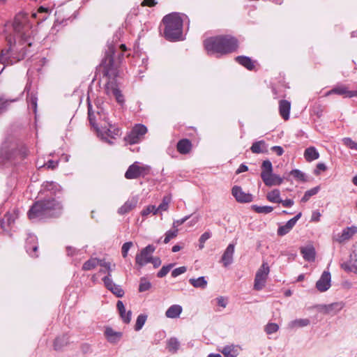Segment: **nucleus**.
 Listing matches in <instances>:
<instances>
[{
	"label": "nucleus",
	"mask_w": 357,
	"mask_h": 357,
	"mask_svg": "<svg viewBox=\"0 0 357 357\" xmlns=\"http://www.w3.org/2000/svg\"><path fill=\"white\" fill-rule=\"evenodd\" d=\"M183 311V308L179 305H173L170 306L165 312V316L168 318L176 319L179 317Z\"/></svg>",
	"instance_id": "obj_27"
},
{
	"label": "nucleus",
	"mask_w": 357,
	"mask_h": 357,
	"mask_svg": "<svg viewBox=\"0 0 357 357\" xmlns=\"http://www.w3.org/2000/svg\"><path fill=\"white\" fill-rule=\"evenodd\" d=\"M68 336H56L54 340V348L55 350H61L68 344Z\"/></svg>",
	"instance_id": "obj_33"
},
{
	"label": "nucleus",
	"mask_w": 357,
	"mask_h": 357,
	"mask_svg": "<svg viewBox=\"0 0 357 357\" xmlns=\"http://www.w3.org/2000/svg\"><path fill=\"white\" fill-rule=\"evenodd\" d=\"M180 347V342L177 340V338L174 337H170L167 341V349L172 353H175L178 351Z\"/></svg>",
	"instance_id": "obj_34"
},
{
	"label": "nucleus",
	"mask_w": 357,
	"mask_h": 357,
	"mask_svg": "<svg viewBox=\"0 0 357 357\" xmlns=\"http://www.w3.org/2000/svg\"><path fill=\"white\" fill-rule=\"evenodd\" d=\"M190 215H187V216L184 217L183 218L174 221L173 228L176 229L177 227L183 224L187 220H188L190 218Z\"/></svg>",
	"instance_id": "obj_59"
},
{
	"label": "nucleus",
	"mask_w": 357,
	"mask_h": 357,
	"mask_svg": "<svg viewBox=\"0 0 357 357\" xmlns=\"http://www.w3.org/2000/svg\"><path fill=\"white\" fill-rule=\"evenodd\" d=\"M261 179L267 186L279 185L283 181L281 177L277 174H273V172L268 175L265 174L261 175Z\"/></svg>",
	"instance_id": "obj_19"
},
{
	"label": "nucleus",
	"mask_w": 357,
	"mask_h": 357,
	"mask_svg": "<svg viewBox=\"0 0 357 357\" xmlns=\"http://www.w3.org/2000/svg\"><path fill=\"white\" fill-rule=\"evenodd\" d=\"M150 169L151 167L149 166L141 165L139 162H135L128 168L125 173V177L127 179H136L139 177H144L149 174Z\"/></svg>",
	"instance_id": "obj_6"
},
{
	"label": "nucleus",
	"mask_w": 357,
	"mask_h": 357,
	"mask_svg": "<svg viewBox=\"0 0 357 357\" xmlns=\"http://www.w3.org/2000/svg\"><path fill=\"white\" fill-rule=\"evenodd\" d=\"M112 274L110 273H107L105 278H103L102 281L104 282L106 288L112 291L114 295H116L119 298H121L124 295V291L121 287L120 285L116 284L111 278Z\"/></svg>",
	"instance_id": "obj_12"
},
{
	"label": "nucleus",
	"mask_w": 357,
	"mask_h": 357,
	"mask_svg": "<svg viewBox=\"0 0 357 357\" xmlns=\"http://www.w3.org/2000/svg\"><path fill=\"white\" fill-rule=\"evenodd\" d=\"M304 157L307 162H311L318 159L319 153L314 146H310L305 150Z\"/></svg>",
	"instance_id": "obj_29"
},
{
	"label": "nucleus",
	"mask_w": 357,
	"mask_h": 357,
	"mask_svg": "<svg viewBox=\"0 0 357 357\" xmlns=\"http://www.w3.org/2000/svg\"><path fill=\"white\" fill-rule=\"evenodd\" d=\"M342 266L345 270L353 271L357 273V251L356 252H354V254L351 256L349 265L344 264H342Z\"/></svg>",
	"instance_id": "obj_30"
},
{
	"label": "nucleus",
	"mask_w": 357,
	"mask_h": 357,
	"mask_svg": "<svg viewBox=\"0 0 357 357\" xmlns=\"http://www.w3.org/2000/svg\"><path fill=\"white\" fill-rule=\"evenodd\" d=\"M278 328H279V326L278 324H276L275 323H269L266 325V326L265 328V331L268 334H271V333H276L278 331Z\"/></svg>",
	"instance_id": "obj_53"
},
{
	"label": "nucleus",
	"mask_w": 357,
	"mask_h": 357,
	"mask_svg": "<svg viewBox=\"0 0 357 357\" xmlns=\"http://www.w3.org/2000/svg\"><path fill=\"white\" fill-rule=\"evenodd\" d=\"M310 324V321L307 319H299L291 321L289 323L288 326L290 328H296L300 327L306 326Z\"/></svg>",
	"instance_id": "obj_38"
},
{
	"label": "nucleus",
	"mask_w": 357,
	"mask_h": 357,
	"mask_svg": "<svg viewBox=\"0 0 357 357\" xmlns=\"http://www.w3.org/2000/svg\"><path fill=\"white\" fill-rule=\"evenodd\" d=\"M150 262L153 264V266H154L155 268H158V266H160V264H161V260H160V258H158V257H155V258H153V257H152L151 260V261H150Z\"/></svg>",
	"instance_id": "obj_63"
},
{
	"label": "nucleus",
	"mask_w": 357,
	"mask_h": 357,
	"mask_svg": "<svg viewBox=\"0 0 357 357\" xmlns=\"http://www.w3.org/2000/svg\"><path fill=\"white\" fill-rule=\"evenodd\" d=\"M204 46L208 52L222 55L234 52L238 47V41L230 36H220L205 40Z\"/></svg>",
	"instance_id": "obj_3"
},
{
	"label": "nucleus",
	"mask_w": 357,
	"mask_h": 357,
	"mask_svg": "<svg viewBox=\"0 0 357 357\" xmlns=\"http://www.w3.org/2000/svg\"><path fill=\"white\" fill-rule=\"evenodd\" d=\"M357 232V227L351 226L344 229L341 234L335 237V241L342 243L349 240Z\"/></svg>",
	"instance_id": "obj_16"
},
{
	"label": "nucleus",
	"mask_w": 357,
	"mask_h": 357,
	"mask_svg": "<svg viewBox=\"0 0 357 357\" xmlns=\"http://www.w3.org/2000/svg\"><path fill=\"white\" fill-rule=\"evenodd\" d=\"M44 187L47 190L51 191V190H58L59 186L54 182H47L46 184L44 185Z\"/></svg>",
	"instance_id": "obj_58"
},
{
	"label": "nucleus",
	"mask_w": 357,
	"mask_h": 357,
	"mask_svg": "<svg viewBox=\"0 0 357 357\" xmlns=\"http://www.w3.org/2000/svg\"><path fill=\"white\" fill-rule=\"evenodd\" d=\"M331 273L328 271H324L321 278L316 283L317 289L324 292L328 290L331 287Z\"/></svg>",
	"instance_id": "obj_14"
},
{
	"label": "nucleus",
	"mask_w": 357,
	"mask_h": 357,
	"mask_svg": "<svg viewBox=\"0 0 357 357\" xmlns=\"http://www.w3.org/2000/svg\"><path fill=\"white\" fill-rule=\"evenodd\" d=\"M105 92L109 96H113L118 103L122 105L124 102V98L115 81L107 82L105 85Z\"/></svg>",
	"instance_id": "obj_11"
},
{
	"label": "nucleus",
	"mask_w": 357,
	"mask_h": 357,
	"mask_svg": "<svg viewBox=\"0 0 357 357\" xmlns=\"http://www.w3.org/2000/svg\"><path fill=\"white\" fill-rule=\"evenodd\" d=\"M99 266L105 268L107 271L108 273L112 271V266L110 262L105 261V259H100V264Z\"/></svg>",
	"instance_id": "obj_57"
},
{
	"label": "nucleus",
	"mask_w": 357,
	"mask_h": 357,
	"mask_svg": "<svg viewBox=\"0 0 357 357\" xmlns=\"http://www.w3.org/2000/svg\"><path fill=\"white\" fill-rule=\"evenodd\" d=\"M272 151L275 152L278 155H282L284 153L282 147L280 146H274L271 148Z\"/></svg>",
	"instance_id": "obj_62"
},
{
	"label": "nucleus",
	"mask_w": 357,
	"mask_h": 357,
	"mask_svg": "<svg viewBox=\"0 0 357 357\" xmlns=\"http://www.w3.org/2000/svg\"><path fill=\"white\" fill-rule=\"evenodd\" d=\"M107 340L113 344L118 343L120 340V336H106Z\"/></svg>",
	"instance_id": "obj_60"
},
{
	"label": "nucleus",
	"mask_w": 357,
	"mask_h": 357,
	"mask_svg": "<svg viewBox=\"0 0 357 357\" xmlns=\"http://www.w3.org/2000/svg\"><path fill=\"white\" fill-rule=\"evenodd\" d=\"M92 112L96 116V122L98 123H102L103 124H106L109 121L107 114L105 112V110L102 108L98 107L96 111H93L92 109Z\"/></svg>",
	"instance_id": "obj_32"
},
{
	"label": "nucleus",
	"mask_w": 357,
	"mask_h": 357,
	"mask_svg": "<svg viewBox=\"0 0 357 357\" xmlns=\"http://www.w3.org/2000/svg\"><path fill=\"white\" fill-rule=\"evenodd\" d=\"M319 189H320L319 186H317V187H314L309 190H307L305 192L303 197H302L301 202H307L312 196L318 193V192L319 191Z\"/></svg>",
	"instance_id": "obj_40"
},
{
	"label": "nucleus",
	"mask_w": 357,
	"mask_h": 357,
	"mask_svg": "<svg viewBox=\"0 0 357 357\" xmlns=\"http://www.w3.org/2000/svg\"><path fill=\"white\" fill-rule=\"evenodd\" d=\"M155 249V247L152 245H149L146 248H143L141 252L136 255V264L142 267L146 264L150 263Z\"/></svg>",
	"instance_id": "obj_10"
},
{
	"label": "nucleus",
	"mask_w": 357,
	"mask_h": 357,
	"mask_svg": "<svg viewBox=\"0 0 357 357\" xmlns=\"http://www.w3.org/2000/svg\"><path fill=\"white\" fill-rule=\"evenodd\" d=\"M63 206L55 199H43L36 202L28 212L29 219L43 220L55 218L62 213Z\"/></svg>",
	"instance_id": "obj_2"
},
{
	"label": "nucleus",
	"mask_w": 357,
	"mask_h": 357,
	"mask_svg": "<svg viewBox=\"0 0 357 357\" xmlns=\"http://www.w3.org/2000/svg\"><path fill=\"white\" fill-rule=\"evenodd\" d=\"M290 174L297 180L302 181H304L305 180L304 174L298 169L291 170Z\"/></svg>",
	"instance_id": "obj_54"
},
{
	"label": "nucleus",
	"mask_w": 357,
	"mask_h": 357,
	"mask_svg": "<svg viewBox=\"0 0 357 357\" xmlns=\"http://www.w3.org/2000/svg\"><path fill=\"white\" fill-rule=\"evenodd\" d=\"M171 202V197L167 195L165 196L162 199V203L158 206L157 209H158V211H166L168 209L169 204Z\"/></svg>",
	"instance_id": "obj_45"
},
{
	"label": "nucleus",
	"mask_w": 357,
	"mask_h": 357,
	"mask_svg": "<svg viewBox=\"0 0 357 357\" xmlns=\"http://www.w3.org/2000/svg\"><path fill=\"white\" fill-rule=\"evenodd\" d=\"M9 45L8 48L3 49L0 54V63L5 66L13 65L23 60L26 55V46H31V42L22 36V42L16 43L13 42L11 36L6 38Z\"/></svg>",
	"instance_id": "obj_1"
},
{
	"label": "nucleus",
	"mask_w": 357,
	"mask_h": 357,
	"mask_svg": "<svg viewBox=\"0 0 357 357\" xmlns=\"http://www.w3.org/2000/svg\"><path fill=\"white\" fill-rule=\"evenodd\" d=\"M17 218V213L16 211H13L12 213H7L3 218L0 220L1 227L2 229H6V227L10 226L14 223L15 219Z\"/></svg>",
	"instance_id": "obj_25"
},
{
	"label": "nucleus",
	"mask_w": 357,
	"mask_h": 357,
	"mask_svg": "<svg viewBox=\"0 0 357 357\" xmlns=\"http://www.w3.org/2000/svg\"><path fill=\"white\" fill-rule=\"evenodd\" d=\"M156 3L157 2L155 0H144L142 3V6L152 7L155 6Z\"/></svg>",
	"instance_id": "obj_61"
},
{
	"label": "nucleus",
	"mask_w": 357,
	"mask_h": 357,
	"mask_svg": "<svg viewBox=\"0 0 357 357\" xmlns=\"http://www.w3.org/2000/svg\"><path fill=\"white\" fill-rule=\"evenodd\" d=\"M301 253L305 260L307 261H314L315 260L316 252L312 245H307L301 248Z\"/></svg>",
	"instance_id": "obj_23"
},
{
	"label": "nucleus",
	"mask_w": 357,
	"mask_h": 357,
	"mask_svg": "<svg viewBox=\"0 0 357 357\" xmlns=\"http://www.w3.org/2000/svg\"><path fill=\"white\" fill-rule=\"evenodd\" d=\"M174 266V264H170L167 266H163L162 268L158 272L157 276L158 278H163L165 277L172 269V268Z\"/></svg>",
	"instance_id": "obj_49"
},
{
	"label": "nucleus",
	"mask_w": 357,
	"mask_h": 357,
	"mask_svg": "<svg viewBox=\"0 0 357 357\" xmlns=\"http://www.w3.org/2000/svg\"><path fill=\"white\" fill-rule=\"evenodd\" d=\"M151 287V282L147 280L145 278H142L140 279L139 286V291L144 292L149 290Z\"/></svg>",
	"instance_id": "obj_43"
},
{
	"label": "nucleus",
	"mask_w": 357,
	"mask_h": 357,
	"mask_svg": "<svg viewBox=\"0 0 357 357\" xmlns=\"http://www.w3.org/2000/svg\"><path fill=\"white\" fill-rule=\"evenodd\" d=\"M236 61L250 70L255 68L254 62L248 56H238L236 58Z\"/></svg>",
	"instance_id": "obj_31"
},
{
	"label": "nucleus",
	"mask_w": 357,
	"mask_h": 357,
	"mask_svg": "<svg viewBox=\"0 0 357 357\" xmlns=\"http://www.w3.org/2000/svg\"><path fill=\"white\" fill-rule=\"evenodd\" d=\"M335 93L338 95H344L346 97L351 98L357 96L356 91H349L346 86L335 87L327 93V96Z\"/></svg>",
	"instance_id": "obj_22"
},
{
	"label": "nucleus",
	"mask_w": 357,
	"mask_h": 357,
	"mask_svg": "<svg viewBox=\"0 0 357 357\" xmlns=\"http://www.w3.org/2000/svg\"><path fill=\"white\" fill-rule=\"evenodd\" d=\"M114 54V47H110L109 48V53L102 62V66L104 70L103 74L109 78L116 77L118 75L117 68L114 62V58L112 56Z\"/></svg>",
	"instance_id": "obj_7"
},
{
	"label": "nucleus",
	"mask_w": 357,
	"mask_h": 357,
	"mask_svg": "<svg viewBox=\"0 0 357 357\" xmlns=\"http://www.w3.org/2000/svg\"><path fill=\"white\" fill-rule=\"evenodd\" d=\"M158 209L154 205H149L141 212L142 216H146L150 213L157 214Z\"/></svg>",
	"instance_id": "obj_48"
},
{
	"label": "nucleus",
	"mask_w": 357,
	"mask_h": 357,
	"mask_svg": "<svg viewBox=\"0 0 357 357\" xmlns=\"http://www.w3.org/2000/svg\"><path fill=\"white\" fill-rule=\"evenodd\" d=\"M192 144L190 140L183 139L177 144V150L181 154H187L190 151Z\"/></svg>",
	"instance_id": "obj_28"
},
{
	"label": "nucleus",
	"mask_w": 357,
	"mask_h": 357,
	"mask_svg": "<svg viewBox=\"0 0 357 357\" xmlns=\"http://www.w3.org/2000/svg\"><path fill=\"white\" fill-rule=\"evenodd\" d=\"M265 142L264 141L256 142L252 144L250 149L254 153H260L264 152L262 147L264 146Z\"/></svg>",
	"instance_id": "obj_42"
},
{
	"label": "nucleus",
	"mask_w": 357,
	"mask_h": 357,
	"mask_svg": "<svg viewBox=\"0 0 357 357\" xmlns=\"http://www.w3.org/2000/svg\"><path fill=\"white\" fill-rule=\"evenodd\" d=\"M261 168V176L264 174L268 175L273 172V166L269 160H264L262 163Z\"/></svg>",
	"instance_id": "obj_44"
},
{
	"label": "nucleus",
	"mask_w": 357,
	"mask_h": 357,
	"mask_svg": "<svg viewBox=\"0 0 357 357\" xmlns=\"http://www.w3.org/2000/svg\"><path fill=\"white\" fill-rule=\"evenodd\" d=\"M178 229L174 228V229L169 230L165 234V237L163 241L164 243H168L171 239L175 238L178 234Z\"/></svg>",
	"instance_id": "obj_47"
},
{
	"label": "nucleus",
	"mask_w": 357,
	"mask_h": 357,
	"mask_svg": "<svg viewBox=\"0 0 357 357\" xmlns=\"http://www.w3.org/2000/svg\"><path fill=\"white\" fill-rule=\"evenodd\" d=\"M88 116L90 124L98 132L101 133L102 135H106L107 137L114 139L116 136L121 135L120 129L116 127L114 125H112L109 121H108L106 124H103L102 123H98L96 122V116L92 112V107L90 104L89 105L88 108Z\"/></svg>",
	"instance_id": "obj_5"
},
{
	"label": "nucleus",
	"mask_w": 357,
	"mask_h": 357,
	"mask_svg": "<svg viewBox=\"0 0 357 357\" xmlns=\"http://www.w3.org/2000/svg\"><path fill=\"white\" fill-rule=\"evenodd\" d=\"M231 193L238 202L248 203L252 201V195L250 193L244 192L239 186H234L231 190Z\"/></svg>",
	"instance_id": "obj_13"
},
{
	"label": "nucleus",
	"mask_w": 357,
	"mask_h": 357,
	"mask_svg": "<svg viewBox=\"0 0 357 357\" xmlns=\"http://www.w3.org/2000/svg\"><path fill=\"white\" fill-rule=\"evenodd\" d=\"M301 217V213L297 214L295 217L290 219L289 221L286 222L284 225L279 227L278 229V234L279 236H284L289 233L290 230L294 227L296 222Z\"/></svg>",
	"instance_id": "obj_18"
},
{
	"label": "nucleus",
	"mask_w": 357,
	"mask_h": 357,
	"mask_svg": "<svg viewBox=\"0 0 357 357\" xmlns=\"http://www.w3.org/2000/svg\"><path fill=\"white\" fill-rule=\"evenodd\" d=\"M252 208L254 211L258 213H264V214H268L273 211V208L272 206H259L257 205H253Z\"/></svg>",
	"instance_id": "obj_41"
},
{
	"label": "nucleus",
	"mask_w": 357,
	"mask_h": 357,
	"mask_svg": "<svg viewBox=\"0 0 357 357\" xmlns=\"http://www.w3.org/2000/svg\"><path fill=\"white\" fill-rule=\"evenodd\" d=\"M100 264V259L98 258H91L82 266L83 271H91L94 269Z\"/></svg>",
	"instance_id": "obj_37"
},
{
	"label": "nucleus",
	"mask_w": 357,
	"mask_h": 357,
	"mask_svg": "<svg viewBox=\"0 0 357 357\" xmlns=\"http://www.w3.org/2000/svg\"><path fill=\"white\" fill-rule=\"evenodd\" d=\"M270 268L267 262H263L261 267L257 270L254 282V289L261 290L265 287Z\"/></svg>",
	"instance_id": "obj_8"
},
{
	"label": "nucleus",
	"mask_w": 357,
	"mask_h": 357,
	"mask_svg": "<svg viewBox=\"0 0 357 357\" xmlns=\"http://www.w3.org/2000/svg\"><path fill=\"white\" fill-rule=\"evenodd\" d=\"M37 101L38 98L35 94L31 93L27 96V103L28 106L31 107L34 112H36L37 109Z\"/></svg>",
	"instance_id": "obj_39"
},
{
	"label": "nucleus",
	"mask_w": 357,
	"mask_h": 357,
	"mask_svg": "<svg viewBox=\"0 0 357 357\" xmlns=\"http://www.w3.org/2000/svg\"><path fill=\"white\" fill-rule=\"evenodd\" d=\"M137 202L138 199L135 197L129 199L118 209V213L124 215L129 213L136 207Z\"/></svg>",
	"instance_id": "obj_21"
},
{
	"label": "nucleus",
	"mask_w": 357,
	"mask_h": 357,
	"mask_svg": "<svg viewBox=\"0 0 357 357\" xmlns=\"http://www.w3.org/2000/svg\"><path fill=\"white\" fill-rule=\"evenodd\" d=\"M267 199L273 203H280L282 199L280 198V192L278 189H274L267 193Z\"/></svg>",
	"instance_id": "obj_35"
},
{
	"label": "nucleus",
	"mask_w": 357,
	"mask_h": 357,
	"mask_svg": "<svg viewBox=\"0 0 357 357\" xmlns=\"http://www.w3.org/2000/svg\"><path fill=\"white\" fill-rule=\"evenodd\" d=\"M344 307L342 302L333 303L329 305H323L320 306V312L330 315H335L338 313Z\"/></svg>",
	"instance_id": "obj_15"
},
{
	"label": "nucleus",
	"mask_w": 357,
	"mask_h": 357,
	"mask_svg": "<svg viewBox=\"0 0 357 357\" xmlns=\"http://www.w3.org/2000/svg\"><path fill=\"white\" fill-rule=\"evenodd\" d=\"M147 128L142 124H137L133 127L132 130L125 137V140L130 144L138 143L143 136L146 133Z\"/></svg>",
	"instance_id": "obj_9"
},
{
	"label": "nucleus",
	"mask_w": 357,
	"mask_h": 357,
	"mask_svg": "<svg viewBox=\"0 0 357 357\" xmlns=\"http://www.w3.org/2000/svg\"><path fill=\"white\" fill-rule=\"evenodd\" d=\"M132 243L131 241H129V242H126L125 243H123V245H122V248H121V252H122V256L126 258L128 255V252L129 251V250L130 249V248L132 246Z\"/></svg>",
	"instance_id": "obj_55"
},
{
	"label": "nucleus",
	"mask_w": 357,
	"mask_h": 357,
	"mask_svg": "<svg viewBox=\"0 0 357 357\" xmlns=\"http://www.w3.org/2000/svg\"><path fill=\"white\" fill-rule=\"evenodd\" d=\"M116 307L119 310V314L121 317L122 318L123 321L128 324L131 320V314L132 312L130 310L126 312V308L125 306L121 301H118L116 303Z\"/></svg>",
	"instance_id": "obj_26"
},
{
	"label": "nucleus",
	"mask_w": 357,
	"mask_h": 357,
	"mask_svg": "<svg viewBox=\"0 0 357 357\" xmlns=\"http://www.w3.org/2000/svg\"><path fill=\"white\" fill-rule=\"evenodd\" d=\"M187 268L185 266H181L178 268H175L172 272V276L174 278H176L178 276L181 274L184 273L186 271Z\"/></svg>",
	"instance_id": "obj_56"
},
{
	"label": "nucleus",
	"mask_w": 357,
	"mask_h": 357,
	"mask_svg": "<svg viewBox=\"0 0 357 357\" xmlns=\"http://www.w3.org/2000/svg\"><path fill=\"white\" fill-rule=\"evenodd\" d=\"M57 165H58L57 162L50 160L45 165V166H46L48 169H53L57 166Z\"/></svg>",
	"instance_id": "obj_64"
},
{
	"label": "nucleus",
	"mask_w": 357,
	"mask_h": 357,
	"mask_svg": "<svg viewBox=\"0 0 357 357\" xmlns=\"http://www.w3.org/2000/svg\"><path fill=\"white\" fill-rule=\"evenodd\" d=\"M146 319H147V316L145 314H139L137 317L136 324L135 325V331H139L142 328V326L144 325V324L146 321Z\"/></svg>",
	"instance_id": "obj_46"
},
{
	"label": "nucleus",
	"mask_w": 357,
	"mask_h": 357,
	"mask_svg": "<svg viewBox=\"0 0 357 357\" xmlns=\"http://www.w3.org/2000/svg\"><path fill=\"white\" fill-rule=\"evenodd\" d=\"M234 253V244L230 243L225 250L222 257L221 262L224 266L227 267L233 262V255Z\"/></svg>",
	"instance_id": "obj_20"
},
{
	"label": "nucleus",
	"mask_w": 357,
	"mask_h": 357,
	"mask_svg": "<svg viewBox=\"0 0 357 357\" xmlns=\"http://www.w3.org/2000/svg\"><path fill=\"white\" fill-rule=\"evenodd\" d=\"M34 240H35V237L31 236V237H29V238L28 239V241L26 242V251H27V252H29L31 255H32V252L36 253L38 250L37 245H31V246L29 245V242L33 241Z\"/></svg>",
	"instance_id": "obj_52"
},
{
	"label": "nucleus",
	"mask_w": 357,
	"mask_h": 357,
	"mask_svg": "<svg viewBox=\"0 0 357 357\" xmlns=\"http://www.w3.org/2000/svg\"><path fill=\"white\" fill-rule=\"evenodd\" d=\"M211 236V233L209 232V231H206L204 232L199 238V249H203L204 248V243L205 242L209 239Z\"/></svg>",
	"instance_id": "obj_50"
},
{
	"label": "nucleus",
	"mask_w": 357,
	"mask_h": 357,
	"mask_svg": "<svg viewBox=\"0 0 357 357\" xmlns=\"http://www.w3.org/2000/svg\"><path fill=\"white\" fill-rule=\"evenodd\" d=\"M291 109V103L287 100H281L279 102V112L280 116L284 120L287 121L289 118V112Z\"/></svg>",
	"instance_id": "obj_24"
},
{
	"label": "nucleus",
	"mask_w": 357,
	"mask_h": 357,
	"mask_svg": "<svg viewBox=\"0 0 357 357\" xmlns=\"http://www.w3.org/2000/svg\"><path fill=\"white\" fill-rule=\"evenodd\" d=\"M189 282L195 288L204 289L207 285L205 278L202 276L198 278H190Z\"/></svg>",
	"instance_id": "obj_36"
},
{
	"label": "nucleus",
	"mask_w": 357,
	"mask_h": 357,
	"mask_svg": "<svg viewBox=\"0 0 357 357\" xmlns=\"http://www.w3.org/2000/svg\"><path fill=\"white\" fill-rule=\"evenodd\" d=\"M344 145L351 149L357 150V143L353 141L350 137H344L342 139Z\"/></svg>",
	"instance_id": "obj_51"
},
{
	"label": "nucleus",
	"mask_w": 357,
	"mask_h": 357,
	"mask_svg": "<svg viewBox=\"0 0 357 357\" xmlns=\"http://www.w3.org/2000/svg\"><path fill=\"white\" fill-rule=\"evenodd\" d=\"M165 24L164 36L170 41L178 40L182 36L183 20L179 13H172L162 19Z\"/></svg>",
	"instance_id": "obj_4"
},
{
	"label": "nucleus",
	"mask_w": 357,
	"mask_h": 357,
	"mask_svg": "<svg viewBox=\"0 0 357 357\" xmlns=\"http://www.w3.org/2000/svg\"><path fill=\"white\" fill-rule=\"evenodd\" d=\"M219 351L225 357H237L241 351V347L237 344H228L220 349Z\"/></svg>",
	"instance_id": "obj_17"
}]
</instances>
